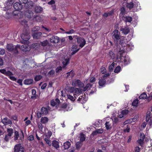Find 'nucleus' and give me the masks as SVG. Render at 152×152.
<instances>
[{
    "mask_svg": "<svg viewBox=\"0 0 152 152\" xmlns=\"http://www.w3.org/2000/svg\"><path fill=\"white\" fill-rule=\"evenodd\" d=\"M56 104V101L53 99L51 100L50 105L51 106L54 107Z\"/></svg>",
    "mask_w": 152,
    "mask_h": 152,
    "instance_id": "51",
    "label": "nucleus"
},
{
    "mask_svg": "<svg viewBox=\"0 0 152 152\" xmlns=\"http://www.w3.org/2000/svg\"><path fill=\"white\" fill-rule=\"evenodd\" d=\"M33 80L32 79H27L24 80V84L27 85H29L33 83Z\"/></svg>",
    "mask_w": 152,
    "mask_h": 152,
    "instance_id": "25",
    "label": "nucleus"
},
{
    "mask_svg": "<svg viewBox=\"0 0 152 152\" xmlns=\"http://www.w3.org/2000/svg\"><path fill=\"white\" fill-rule=\"evenodd\" d=\"M79 137L80 138V142H83V141L85 140V136L82 133L80 134Z\"/></svg>",
    "mask_w": 152,
    "mask_h": 152,
    "instance_id": "29",
    "label": "nucleus"
},
{
    "mask_svg": "<svg viewBox=\"0 0 152 152\" xmlns=\"http://www.w3.org/2000/svg\"><path fill=\"white\" fill-rule=\"evenodd\" d=\"M69 59H64L63 61L62 64L64 66H66L69 63Z\"/></svg>",
    "mask_w": 152,
    "mask_h": 152,
    "instance_id": "38",
    "label": "nucleus"
},
{
    "mask_svg": "<svg viewBox=\"0 0 152 152\" xmlns=\"http://www.w3.org/2000/svg\"><path fill=\"white\" fill-rule=\"evenodd\" d=\"M34 139V137L33 135H31L28 137V140L29 141H32Z\"/></svg>",
    "mask_w": 152,
    "mask_h": 152,
    "instance_id": "59",
    "label": "nucleus"
},
{
    "mask_svg": "<svg viewBox=\"0 0 152 152\" xmlns=\"http://www.w3.org/2000/svg\"><path fill=\"white\" fill-rule=\"evenodd\" d=\"M2 123L5 125L8 124H12V122L11 121L8 119L7 118H5L2 120Z\"/></svg>",
    "mask_w": 152,
    "mask_h": 152,
    "instance_id": "14",
    "label": "nucleus"
},
{
    "mask_svg": "<svg viewBox=\"0 0 152 152\" xmlns=\"http://www.w3.org/2000/svg\"><path fill=\"white\" fill-rule=\"evenodd\" d=\"M52 144V146L56 149L59 148V142L56 140L53 141Z\"/></svg>",
    "mask_w": 152,
    "mask_h": 152,
    "instance_id": "20",
    "label": "nucleus"
},
{
    "mask_svg": "<svg viewBox=\"0 0 152 152\" xmlns=\"http://www.w3.org/2000/svg\"><path fill=\"white\" fill-rule=\"evenodd\" d=\"M49 107H48V108L43 107L41 108V111L42 113V114L44 115H46L48 113V110H49Z\"/></svg>",
    "mask_w": 152,
    "mask_h": 152,
    "instance_id": "13",
    "label": "nucleus"
},
{
    "mask_svg": "<svg viewBox=\"0 0 152 152\" xmlns=\"http://www.w3.org/2000/svg\"><path fill=\"white\" fill-rule=\"evenodd\" d=\"M52 132L50 131L49 130L48 132L45 134V136L48 138H50L52 135Z\"/></svg>",
    "mask_w": 152,
    "mask_h": 152,
    "instance_id": "42",
    "label": "nucleus"
},
{
    "mask_svg": "<svg viewBox=\"0 0 152 152\" xmlns=\"http://www.w3.org/2000/svg\"><path fill=\"white\" fill-rule=\"evenodd\" d=\"M30 48V46L28 44L25 43L21 46L20 45V48H18L19 49H21L23 52L29 51Z\"/></svg>",
    "mask_w": 152,
    "mask_h": 152,
    "instance_id": "7",
    "label": "nucleus"
},
{
    "mask_svg": "<svg viewBox=\"0 0 152 152\" xmlns=\"http://www.w3.org/2000/svg\"><path fill=\"white\" fill-rule=\"evenodd\" d=\"M74 71L72 70L70 72L67 73V76L66 77H70L72 78L75 75V74L73 73Z\"/></svg>",
    "mask_w": 152,
    "mask_h": 152,
    "instance_id": "28",
    "label": "nucleus"
},
{
    "mask_svg": "<svg viewBox=\"0 0 152 152\" xmlns=\"http://www.w3.org/2000/svg\"><path fill=\"white\" fill-rule=\"evenodd\" d=\"M18 11H17L16 10H15L12 12V14L13 16H16L18 14Z\"/></svg>",
    "mask_w": 152,
    "mask_h": 152,
    "instance_id": "62",
    "label": "nucleus"
},
{
    "mask_svg": "<svg viewBox=\"0 0 152 152\" xmlns=\"http://www.w3.org/2000/svg\"><path fill=\"white\" fill-rule=\"evenodd\" d=\"M83 142H77V150L79 149L82 145Z\"/></svg>",
    "mask_w": 152,
    "mask_h": 152,
    "instance_id": "45",
    "label": "nucleus"
},
{
    "mask_svg": "<svg viewBox=\"0 0 152 152\" xmlns=\"http://www.w3.org/2000/svg\"><path fill=\"white\" fill-rule=\"evenodd\" d=\"M77 41L79 44V47L80 48L83 47L86 44L85 40L83 37L77 38Z\"/></svg>",
    "mask_w": 152,
    "mask_h": 152,
    "instance_id": "5",
    "label": "nucleus"
},
{
    "mask_svg": "<svg viewBox=\"0 0 152 152\" xmlns=\"http://www.w3.org/2000/svg\"><path fill=\"white\" fill-rule=\"evenodd\" d=\"M135 152H140V148L138 146H136L134 148Z\"/></svg>",
    "mask_w": 152,
    "mask_h": 152,
    "instance_id": "61",
    "label": "nucleus"
},
{
    "mask_svg": "<svg viewBox=\"0 0 152 152\" xmlns=\"http://www.w3.org/2000/svg\"><path fill=\"white\" fill-rule=\"evenodd\" d=\"M77 86L79 87V88H82L84 86V83L79 80H77Z\"/></svg>",
    "mask_w": 152,
    "mask_h": 152,
    "instance_id": "21",
    "label": "nucleus"
},
{
    "mask_svg": "<svg viewBox=\"0 0 152 152\" xmlns=\"http://www.w3.org/2000/svg\"><path fill=\"white\" fill-rule=\"evenodd\" d=\"M36 92L35 89H33L32 90V94L33 96H31V98L32 99H35L36 97Z\"/></svg>",
    "mask_w": 152,
    "mask_h": 152,
    "instance_id": "35",
    "label": "nucleus"
},
{
    "mask_svg": "<svg viewBox=\"0 0 152 152\" xmlns=\"http://www.w3.org/2000/svg\"><path fill=\"white\" fill-rule=\"evenodd\" d=\"M129 113V111L128 110H122L121 112L122 116L120 117V118H121L124 117V115H127Z\"/></svg>",
    "mask_w": 152,
    "mask_h": 152,
    "instance_id": "39",
    "label": "nucleus"
},
{
    "mask_svg": "<svg viewBox=\"0 0 152 152\" xmlns=\"http://www.w3.org/2000/svg\"><path fill=\"white\" fill-rule=\"evenodd\" d=\"M49 119L47 117H42L41 119L40 122L43 124H45L48 122Z\"/></svg>",
    "mask_w": 152,
    "mask_h": 152,
    "instance_id": "22",
    "label": "nucleus"
},
{
    "mask_svg": "<svg viewBox=\"0 0 152 152\" xmlns=\"http://www.w3.org/2000/svg\"><path fill=\"white\" fill-rule=\"evenodd\" d=\"M144 140L142 139H140L137 140V142L141 146H142L143 144Z\"/></svg>",
    "mask_w": 152,
    "mask_h": 152,
    "instance_id": "52",
    "label": "nucleus"
},
{
    "mask_svg": "<svg viewBox=\"0 0 152 152\" xmlns=\"http://www.w3.org/2000/svg\"><path fill=\"white\" fill-rule=\"evenodd\" d=\"M42 112L39 111H37V117L38 118H40L42 116Z\"/></svg>",
    "mask_w": 152,
    "mask_h": 152,
    "instance_id": "53",
    "label": "nucleus"
},
{
    "mask_svg": "<svg viewBox=\"0 0 152 152\" xmlns=\"http://www.w3.org/2000/svg\"><path fill=\"white\" fill-rule=\"evenodd\" d=\"M42 76L40 75H36L34 78V80L35 81L39 80L42 78Z\"/></svg>",
    "mask_w": 152,
    "mask_h": 152,
    "instance_id": "47",
    "label": "nucleus"
},
{
    "mask_svg": "<svg viewBox=\"0 0 152 152\" xmlns=\"http://www.w3.org/2000/svg\"><path fill=\"white\" fill-rule=\"evenodd\" d=\"M121 70V67L120 66H118L115 69L114 72L115 73H118Z\"/></svg>",
    "mask_w": 152,
    "mask_h": 152,
    "instance_id": "41",
    "label": "nucleus"
},
{
    "mask_svg": "<svg viewBox=\"0 0 152 152\" xmlns=\"http://www.w3.org/2000/svg\"><path fill=\"white\" fill-rule=\"evenodd\" d=\"M124 64L125 65H127L130 63L129 58L128 56H125L124 60Z\"/></svg>",
    "mask_w": 152,
    "mask_h": 152,
    "instance_id": "16",
    "label": "nucleus"
},
{
    "mask_svg": "<svg viewBox=\"0 0 152 152\" xmlns=\"http://www.w3.org/2000/svg\"><path fill=\"white\" fill-rule=\"evenodd\" d=\"M13 7L15 10L19 11L22 9L23 7L21 3L17 2L14 4Z\"/></svg>",
    "mask_w": 152,
    "mask_h": 152,
    "instance_id": "8",
    "label": "nucleus"
},
{
    "mask_svg": "<svg viewBox=\"0 0 152 152\" xmlns=\"http://www.w3.org/2000/svg\"><path fill=\"white\" fill-rule=\"evenodd\" d=\"M33 15V12L30 10H28L26 12V16L29 18H31Z\"/></svg>",
    "mask_w": 152,
    "mask_h": 152,
    "instance_id": "19",
    "label": "nucleus"
},
{
    "mask_svg": "<svg viewBox=\"0 0 152 152\" xmlns=\"http://www.w3.org/2000/svg\"><path fill=\"white\" fill-rule=\"evenodd\" d=\"M7 131L8 133V135L9 136H11L13 133V130L12 128H8Z\"/></svg>",
    "mask_w": 152,
    "mask_h": 152,
    "instance_id": "33",
    "label": "nucleus"
},
{
    "mask_svg": "<svg viewBox=\"0 0 152 152\" xmlns=\"http://www.w3.org/2000/svg\"><path fill=\"white\" fill-rule=\"evenodd\" d=\"M121 31L124 34L126 35L130 31V30L129 28L125 27L124 28L121 27L120 29Z\"/></svg>",
    "mask_w": 152,
    "mask_h": 152,
    "instance_id": "15",
    "label": "nucleus"
},
{
    "mask_svg": "<svg viewBox=\"0 0 152 152\" xmlns=\"http://www.w3.org/2000/svg\"><path fill=\"white\" fill-rule=\"evenodd\" d=\"M134 6V4L132 2L129 3H127L126 4V7L129 9H132Z\"/></svg>",
    "mask_w": 152,
    "mask_h": 152,
    "instance_id": "30",
    "label": "nucleus"
},
{
    "mask_svg": "<svg viewBox=\"0 0 152 152\" xmlns=\"http://www.w3.org/2000/svg\"><path fill=\"white\" fill-rule=\"evenodd\" d=\"M20 47V45H17L15 46H14L12 44H7L6 48L8 51L11 52L13 54L16 55L18 54L19 52L18 50V48Z\"/></svg>",
    "mask_w": 152,
    "mask_h": 152,
    "instance_id": "1",
    "label": "nucleus"
},
{
    "mask_svg": "<svg viewBox=\"0 0 152 152\" xmlns=\"http://www.w3.org/2000/svg\"><path fill=\"white\" fill-rule=\"evenodd\" d=\"M99 72L102 74H104L106 72L107 69L104 67L102 66L100 69Z\"/></svg>",
    "mask_w": 152,
    "mask_h": 152,
    "instance_id": "31",
    "label": "nucleus"
},
{
    "mask_svg": "<svg viewBox=\"0 0 152 152\" xmlns=\"http://www.w3.org/2000/svg\"><path fill=\"white\" fill-rule=\"evenodd\" d=\"M118 41L119 43L118 46H116V50L117 52L121 55L124 52L123 48L122 47L121 48V47H122L123 45L124 44V40L123 39H120Z\"/></svg>",
    "mask_w": 152,
    "mask_h": 152,
    "instance_id": "3",
    "label": "nucleus"
},
{
    "mask_svg": "<svg viewBox=\"0 0 152 152\" xmlns=\"http://www.w3.org/2000/svg\"><path fill=\"white\" fill-rule=\"evenodd\" d=\"M20 37L22 39L20 41L22 43H27L30 38V36L27 32L21 34L20 35Z\"/></svg>",
    "mask_w": 152,
    "mask_h": 152,
    "instance_id": "4",
    "label": "nucleus"
},
{
    "mask_svg": "<svg viewBox=\"0 0 152 152\" xmlns=\"http://www.w3.org/2000/svg\"><path fill=\"white\" fill-rule=\"evenodd\" d=\"M140 139H142L143 140H144L145 137V136L143 133H140Z\"/></svg>",
    "mask_w": 152,
    "mask_h": 152,
    "instance_id": "58",
    "label": "nucleus"
},
{
    "mask_svg": "<svg viewBox=\"0 0 152 152\" xmlns=\"http://www.w3.org/2000/svg\"><path fill=\"white\" fill-rule=\"evenodd\" d=\"M50 42L53 43H56L59 41V37L56 36H53L50 38Z\"/></svg>",
    "mask_w": 152,
    "mask_h": 152,
    "instance_id": "10",
    "label": "nucleus"
},
{
    "mask_svg": "<svg viewBox=\"0 0 152 152\" xmlns=\"http://www.w3.org/2000/svg\"><path fill=\"white\" fill-rule=\"evenodd\" d=\"M88 89V88L86 86L85 87H83L82 88H77V92L78 94L81 93H82L83 91H86Z\"/></svg>",
    "mask_w": 152,
    "mask_h": 152,
    "instance_id": "18",
    "label": "nucleus"
},
{
    "mask_svg": "<svg viewBox=\"0 0 152 152\" xmlns=\"http://www.w3.org/2000/svg\"><path fill=\"white\" fill-rule=\"evenodd\" d=\"M27 23V21L26 20L24 19L21 21V24L23 26H28Z\"/></svg>",
    "mask_w": 152,
    "mask_h": 152,
    "instance_id": "46",
    "label": "nucleus"
},
{
    "mask_svg": "<svg viewBox=\"0 0 152 152\" xmlns=\"http://www.w3.org/2000/svg\"><path fill=\"white\" fill-rule=\"evenodd\" d=\"M35 11L36 13H40L43 10L42 7L40 6H37L35 8Z\"/></svg>",
    "mask_w": 152,
    "mask_h": 152,
    "instance_id": "27",
    "label": "nucleus"
},
{
    "mask_svg": "<svg viewBox=\"0 0 152 152\" xmlns=\"http://www.w3.org/2000/svg\"><path fill=\"white\" fill-rule=\"evenodd\" d=\"M42 33L41 32H35L33 35V37L34 38H35L37 39H38L42 35Z\"/></svg>",
    "mask_w": 152,
    "mask_h": 152,
    "instance_id": "26",
    "label": "nucleus"
},
{
    "mask_svg": "<svg viewBox=\"0 0 152 152\" xmlns=\"http://www.w3.org/2000/svg\"><path fill=\"white\" fill-rule=\"evenodd\" d=\"M49 138H45L44 140L46 142V143L49 146H50L52 144L51 143V141L50 140L48 139Z\"/></svg>",
    "mask_w": 152,
    "mask_h": 152,
    "instance_id": "40",
    "label": "nucleus"
},
{
    "mask_svg": "<svg viewBox=\"0 0 152 152\" xmlns=\"http://www.w3.org/2000/svg\"><path fill=\"white\" fill-rule=\"evenodd\" d=\"M55 3L54 0H51L50 1L48 2V4L49 5H53Z\"/></svg>",
    "mask_w": 152,
    "mask_h": 152,
    "instance_id": "63",
    "label": "nucleus"
},
{
    "mask_svg": "<svg viewBox=\"0 0 152 152\" xmlns=\"http://www.w3.org/2000/svg\"><path fill=\"white\" fill-rule=\"evenodd\" d=\"M5 53V50L4 49L0 48V55H3Z\"/></svg>",
    "mask_w": 152,
    "mask_h": 152,
    "instance_id": "57",
    "label": "nucleus"
},
{
    "mask_svg": "<svg viewBox=\"0 0 152 152\" xmlns=\"http://www.w3.org/2000/svg\"><path fill=\"white\" fill-rule=\"evenodd\" d=\"M14 152H24V148L19 143L15 145L14 148Z\"/></svg>",
    "mask_w": 152,
    "mask_h": 152,
    "instance_id": "6",
    "label": "nucleus"
},
{
    "mask_svg": "<svg viewBox=\"0 0 152 152\" xmlns=\"http://www.w3.org/2000/svg\"><path fill=\"white\" fill-rule=\"evenodd\" d=\"M106 83V80L105 79L101 78L99 80L98 83L100 86L103 87L105 85Z\"/></svg>",
    "mask_w": 152,
    "mask_h": 152,
    "instance_id": "17",
    "label": "nucleus"
},
{
    "mask_svg": "<svg viewBox=\"0 0 152 152\" xmlns=\"http://www.w3.org/2000/svg\"><path fill=\"white\" fill-rule=\"evenodd\" d=\"M48 44V42L47 40H46L44 41L42 43V46H45L47 45Z\"/></svg>",
    "mask_w": 152,
    "mask_h": 152,
    "instance_id": "50",
    "label": "nucleus"
},
{
    "mask_svg": "<svg viewBox=\"0 0 152 152\" xmlns=\"http://www.w3.org/2000/svg\"><path fill=\"white\" fill-rule=\"evenodd\" d=\"M15 136L14 138V140H18V137H19V133L17 131H15Z\"/></svg>",
    "mask_w": 152,
    "mask_h": 152,
    "instance_id": "36",
    "label": "nucleus"
},
{
    "mask_svg": "<svg viewBox=\"0 0 152 152\" xmlns=\"http://www.w3.org/2000/svg\"><path fill=\"white\" fill-rule=\"evenodd\" d=\"M67 97L68 99H70L71 101H74L75 100L73 97L71 95H67Z\"/></svg>",
    "mask_w": 152,
    "mask_h": 152,
    "instance_id": "55",
    "label": "nucleus"
},
{
    "mask_svg": "<svg viewBox=\"0 0 152 152\" xmlns=\"http://www.w3.org/2000/svg\"><path fill=\"white\" fill-rule=\"evenodd\" d=\"M147 97V95L146 93L144 92L141 94L139 96V98L140 99H146Z\"/></svg>",
    "mask_w": 152,
    "mask_h": 152,
    "instance_id": "37",
    "label": "nucleus"
},
{
    "mask_svg": "<svg viewBox=\"0 0 152 152\" xmlns=\"http://www.w3.org/2000/svg\"><path fill=\"white\" fill-rule=\"evenodd\" d=\"M70 145V142L69 141H67L64 143L63 146L64 147V149H67L69 148Z\"/></svg>",
    "mask_w": 152,
    "mask_h": 152,
    "instance_id": "23",
    "label": "nucleus"
},
{
    "mask_svg": "<svg viewBox=\"0 0 152 152\" xmlns=\"http://www.w3.org/2000/svg\"><path fill=\"white\" fill-rule=\"evenodd\" d=\"M123 131L125 133L129 132L130 128L129 126H128V125L127 126L126 129H124Z\"/></svg>",
    "mask_w": 152,
    "mask_h": 152,
    "instance_id": "56",
    "label": "nucleus"
},
{
    "mask_svg": "<svg viewBox=\"0 0 152 152\" xmlns=\"http://www.w3.org/2000/svg\"><path fill=\"white\" fill-rule=\"evenodd\" d=\"M38 127H39V129L40 131H42V129H43V126H42V123H39V124H38Z\"/></svg>",
    "mask_w": 152,
    "mask_h": 152,
    "instance_id": "60",
    "label": "nucleus"
},
{
    "mask_svg": "<svg viewBox=\"0 0 152 152\" xmlns=\"http://www.w3.org/2000/svg\"><path fill=\"white\" fill-rule=\"evenodd\" d=\"M105 125L107 130H108L111 128L110 127V124L109 122H106L105 124Z\"/></svg>",
    "mask_w": 152,
    "mask_h": 152,
    "instance_id": "43",
    "label": "nucleus"
},
{
    "mask_svg": "<svg viewBox=\"0 0 152 152\" xmlns=\"http://www.w3.org/2000/svg\"><path fill=\"white\" fill-rule=\"evenodd\" d=\"M132 20V17L129 16H126L124 17V20L126 22L130 23Z\"/></svg>",
    "mask_w": 152,
    "mask_h": 152,
    "instance_id": "24",
    "label": "nucleus"
},
{
    "mask_svg": "<svg viewBox=\"0 0 152 152\" xmlns=\"http://www.w3.org/2000/svg\"><path fill=\"white\" fill-rule=\"evenodd\" d=\"M109 16L113 15L114 14V10L113 9L110 11L107 12Z\"/></svg>",
    "mask_w": 152,
    "mask_h": 152,
    "instance_id": "54",
    "label": "nucleus"
},
{
    "mask_svg": "<svg viewBox=\"0 0 152 152\" xmlns=\"http://www.w3.org/2000/svg\"><path fill=\"white\" fill-rule=\"evenodd\" d=\"M75 151V149L73 148H72L70 149L67 150L66 152H74Z\"/></svg>",
    "mask_w": 152,
    "mask_h": 152,
    "instance_id": "64",
    "label": "nucleus"
},
{
    "mask_svg": "<svg viewBox=\"0 0 152 152\" xmlns=\"http://www.w3.org/2000/svg\"><path fill=\"white\" fill-rule=\"evenodd\" d=\"M24 4H25V7L26 9H30L32 8L33 6V3L31 1H28L26 3Z\"/></svg>",
    "mask_w": 152,
    "mask_h": 152,
    "instance_id": "11",
    "label": "nucleus"
},
{
    "mask_svg": "<svg viewBox=\"0 0 152 152\" xmlns=\"http://www.w3.org/2000/svg\"><path fill=\"white\" fill-rule=\"evenodd\" d=\"M115 66V64L114 63H113L109 66V71L110 72H112L113 70V68Z\"/></svg>",
    "mask_w": 152,
    "mask_h": 152,
    "instance_id": "48",
    "label": "nucleus"
},
{
    "mask_svg": "<svg viewBox=\"0 0 152 152\" xmlns=\"http://www.w3.org/2000/svg\"><path fill=\"white\" fill-rule=\"evenodd\" d=\"M138 103V100L137 99H134L132 103V105L134 107H136L137 106Z\"/></svg>",
    "mask_w": 152,
    "mask_h": 152,
    "instance_id": "34",
    "label": "nucleus"
},
{
    "mask_svg": "<svg viewBox=\"0 0 152 152\" xmlns=\"http://www.w3.org/2000/svg\"><path fill=\"white\" fill-rule=\"evenodd\" d=\"M12 13L11 12H6L5 17L6 18L9 19L11 17Z\"/></svg>",
    "mask_w": 152,
    "mask_h": 152,
    "instance_id": "44",
    "label": "nucleus"
},
{
    "mask_svg": "<svg viewBox=\"0 0 152 152\" xmlns=\"http://www.w3.org/2000/svg\"><path fill=\"white\" fill-rule=\"evenodd\" d=\"M68 104L66 103H64L61 105L60 107L63 109H66L67 107Z\"/></svg>",
    "mask_w": 152,
    "mask_h": 152,
    "instance_id": "49",
    "label": "nucleus"
},
{
    "mask_svg": "<svg viewBox=\"0 0 152 152\" xmlns=\"http://www.w3.org/2000/svg\"><path fill=\"white\" fill-rule=\"evenodd\" d=\"M146 121L147 124L149 125L150 128L152 127V117L151 116L150 113H147L146 115Z\"/></svg>",
    "mask_w": 152,
    "mask_h": 152,
    "instance_id": "9",
    "label": "nucleus"
},
{
    "mask_svg": "<svg viewBox=\"0 0 152 152\" xmlns=\"http://www.w3.org/2000/svg\"><path fill=\"white\" fill-rule=\"evenodd\" d=\"M113 38L114 39L115 43V45L118 46V44L119 39H120V36L119 34L113 35Z\"/></svg>",
    "mask_w": 152,
    "mask_h": 152,
    "instance_id": "12",
    "label": "nucleus"
},
{
    "mask_svg": "<svg viewBox=\"0 0 152 152\" xmlns=\"http://www.w3.org/2000/svg\"><path fill=\"white\" fill-rule=\"evenodd\" d=\"M0 72L7 76H8L10 80L12 81H15L17 80L16 77L12 76L13 74L12 72L9 70L6 71L5 69H0Z\"/></svg>",
    "mask_w": 152,
    "mask_h": 152,
    "instance_id": "2",
    "label": "nucleus"
},
{
    "mask_svg": "<svg viewBox=\"0 0 152 152\" xmlns=\"http://www.w3.org/2000/svg\"><path fill=\"white\" fill-rule=\"evenodd\" d=\"M71 51H72L71 53V55H72L76 53V45H73L71 49Z\"/></svg>",
    "mask_w": 152,
    "mask_h": 152,
    "instance_id": "32",
    "label": "nucleus"
}]
</instances>
